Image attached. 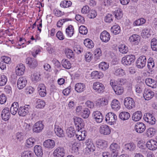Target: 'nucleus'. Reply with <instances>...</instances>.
I'll list each match as a JSON object with an SVG mask.
<instances>
[{"label": "nucleus", "mask_w": 157, "mask_h": 157, "mask_svg": "<svg viewBox=\"0 0 157 157\" xmlns=\"http://www.w3.org/2000/svg\"><path fill=\"white\" fill-rule=\"evenodd\" d=\"M136 59L133 55H129L124 57L122 59V63L124 65H130L133 63Z\"/></svg>", "instance_id": "nucleus-1"}, {"label": "nucleus", "mask_w": 157, "mask_h": 157, "mask_svg": "<svg viewBox=\"0 0 157 157\" xmlns=\"http://www.w3.org/2000/svg\"><path fill=\"white\" fill-rule=\"evenodd\" d=\"M117 119V115L112 112L108 113L105 116V121L109 124H114L116 122Z\"/></svg>", "instance_id": "nucleus-2"}, {"label": "nucleus", "mask_w": 157, "mask_h": 157, "mask_svg": "<svg viewBox=\"0 0 157 157\" xmlns=\"http://www.w3.org/2000/svg\"><path fill=\"white\" fill-rule=\"evenodd\" d=\"M124 105L126 108L131 109L135 107V103L133 99L131 97H126L124 100Z\"/></svg>", "instance_id": "nucleus-3"}, {"label": "nucleus", "mask_w": 157, "mask_h": 157, "mask_svg": "<svg viewBox=\"0 0 157 157\" xmlns=\"http://www.w3.org/2000/svg\"><path fill=\"white\" fill-rule=\"evenodd\" d=\"M146 61V58L145 56H140L136 61V65L137 67L139 68H142L145 66Z\"/></svg>", "instance_id": "nucleus-4"}, {"label": "nucleus", "mask_w": 157, "mask_h": 157, "mask_svg": "<svg viewBox=\"0 0 157 157\" xmlns=\"http://www.w3.org/2000/svg\"><path fill=\"white\" fill-rule=\"evenodd\" d=\"M93 88L96 92L100 93L104 92L105 87L104 85L102 83L97 82L94 83Z\"/></svg>", "instance_id": "nucleus-5"}, {"label": "nucleus", "mask_w": 157, "mask_h": 157, "mask_svg": "<svg viewBox=\"0 0 157 157\" xmlns=\"http://www.w3.org/2000/svg\"><path fill=\"white\" fill-rule=\"evenodd\" d=\"M31 108L29 105H25L24 106L20 107L18 111V113L19 116H25L29 113Z\"/></svg>", "instance_id": "nucleus-6"}, {"label": "nucleus", "mask_w": 157, "mask_h": 157, "mask_svg": "<svg viewBox=\"0 0 157 157\" xmlns=\"http://www.w3.org/2000/svg\"><path fill=\"white\" fill-rule=\"evenodd\" d=\"M54 132L57 136L59 137H63L64 136V133L61 127L58 123L56 122L55 124Z\"/></svg>", "instance_id": "nucleus-7"}, {"label": "nucleus", "mask_w": 157, "mask_h": 157, "mask_svg": "<svg viewBox=\"0 0 157 157\" xmlns=\"http://www.w3.org/2000/svg\"><path fill=\"white\" fill-rule=\"evenodd\" d=\"M144 121L150 124L153 125L155 124V119L152 114L147 113L144 116Z\"/></svg>", "instance_id": "nucleus-8"}, {"label": "nucleus", "mask_w": 157, "mask_h": 157, "mask_svg": "<svg viewBox=\"0 0 157 157\" xmlns=\"http://www.w3.org/2000/svg\"><path fill=\"white\" fill-rule=\"evenodd\" d=\"M25 63L31 68H34L38 65L36 60L31 57H29L26 59Z\"/></svg>", "instance_id": "nucleus-9"}, {"label": "nucleus", "mask_w": 157, "mask_h": 157, "mask_svg": "<svg viewBox=\"0 0 157 157\" xmlns=\"http://www.w3.org/2000/svg\"><path fill=\"white\" fill-rule=\"evenodd\" d=\"M65 150L63 147L57 148L53 152V155L56 157H63L65 154Z\"/></svg>", "instance_id": "nucleus-10"}, {"label": "nucleus", "mask_w": 157, "mask_h": 157, "mask_svg": "<svg viewBox=\"0 0 157 157\" xmlns=\"http://www.w3.org/2000/svg\"><path fill=\"white\" fill-rule=\"evenodd\" d=\"M44 125L42 121H40L36 122L34 125L33 130V132L39 133L41 132L44 128Z\"/></svg>", "instance_id": "nucleus-11"}, {"label": "nucleus", "mask_w": 157, "mask_h": 157, "mask_svg": "<svg viewBox=\"0 0 157 157\" xmlns=\"http://www.w3.org/2000/svg\"><path fill=\"white\" fill-rule=\"evenodd\" d=\"M76 127V129H82L84 126V123L83 120L81 118L76 117L73 118Z\"/></svg>", "instance_id": "nucleus-12"}, {"label": "nucleus", "mask_w": 157, "mask_h": 157, "mask_svg": "<svg viewBox=\"0 0 157 157\" xmlns=\"http://www.w3.org/2000/svg\"><path fill=\"white\" fill-rule=\"evenodd\" d=\"M27 83V80L25 77H21L17 80V86L19 89H22L25 87Z\"/></svg>", "instance_id": "nucleus-13"}, {"label": "nucleus", "mask_w": 157, "mask_h": 157, "mask_svg": "<svg viewBox=\"0 0 157 157\" xmlns=\"http://www.w3.org/2000/svg\"><path fill=\"white\" fill-rule=\"evenodd\" d=\"M146 128V127L145 124L142 122H137L135 126V129L136 131L139 133H143Z\"/></svg>", "instance_id": "nucleus-14"}, {"label": "nucleus", "mask_w": 157, "mask_h": 157, "mask_svg": "<svg viewBox=\"0 0 157 157\" xmlns=\"http://www.w3.org/2000/svg\"><path fill=\"white\" fill-rule=\"evenodd\" d=\"M146 146L149 150L154 151L157 148V142L151 139L147 141Z\"/></svg>", "instance_id": "nucleus-15"}, {"label": "nucleus", "mask_w": 157, "mask_h": 157, "mask_svg": "<svg viewBox=\"0 0 157 157\" xmlns=\"http://www.w3.org/2000/svg\"><path fill=\"white\" fill-rule=\"evenodd\" d=\"M92 116L94 119L97 123H100L102 121L103 117L100 111H96L93 112Z\"/></svg>", "instance_id": "nucleus-16"}, {"label": "nucleus", "mask_w": 157, "mask_h": 157, "mask_svg": "<svg viewBox=\"0 0 157 157\" xmlns=\"http://www.w3.org/2000/svg\"><path fill=\"white\" fill-rule=\"evenodd\" d=\"M100 132L104 135H109L111 132V130L109 126L106 125H101L99 128Z\"/></svg>", "instance_id": "nucleus-17"}, {"label": "nucleus", "mask_w": 157, "mask_h": 157, "mask_svg": "<svg viewBox=\"0 0 157 157\" xmlns=\"http://www.w3.org/2000/svg\"><path fill=\"white\" fill-rule=\"evenodd\" d=\"M110 38V36L109 33L106 31L104 30L101 33L100 38L101 41L103 42H108Z\"/></svg>", "instance_id": "nucleus-18"}, {"label": "nucleus", "mask_w": 157, "mask_h": 157, "mask_svg": "<svg viewBox=\"0 0 157 157\" xmlns=\"http://www.w3.org/2000/svg\"><path fill=\"white\" fill-rule=\"evenodd\" d=\"M111 106L113 110L117 111L120 109L121 104L118 100L114 99L111 102Z\"/></svg>", "instance_id": "nucleus-19"}, {"label": "nucleus", "mask_w": 157, "mask_h": 157, "mask_svg": "<svg viewBox=\"0 0 157 157\" xmlns=\"http://www.w3.org/2000/svg\"><path fill=\"white\" fill-rule=\"evenodd\" d=\"M37 90L40 95L41 97H45L46 95L47 91L45 86L44 84H39L37 88Z\"/></svg>", "instance_id": "nucleus-20"}, {"label": "nucleus", "mask_w": 157, "mask_h": 157, "mask_svg": "<svg viewBox=\"0 0 157 157\" xmlns=\"http://www.w3.org/2000/svg\"><path fill=\"white\" fill-rule=\"evenodd\" d=\"M145 83L147 85L155 89V90H154L157 91V83L153 79L150 78H147L146 79Z\"/></svg>", "instance_id": "nucleus-21"}, {"label": "nucleus", "mask_w": 157, "mask_h": 157, "mask_svg": "<svg viewBox=\"0 0 157 157\" xmlns=\"http://www.w3.org/2000/svg\"><path fill=\"white\" fill-rule=\"evenodd\" d=\"M113 73L114 75L119 77H123L126 75V73L123 69L117 67L114 68Z\"/></svg>", "instance_id": "nucleus-22"}, {"label": "nucleus", "mask_w": 157, "mask_h": 157, "mask_svg": "<svg viewBox=\"0 0 157 157\" xmlns=\"http://www.w3.org/2000/svg\"><path fill=\"white\" fill-rule=\"evenodd\" d=\"M10 112L9 109L8 108H5L3 109L2 112L1 116L2 118L5 121L9 120L10 117Z\"/></svg>", "instance_id": "nucleus-23"}, {"label": "nucleus", "mask_w": 157, "mask_h": 157, "mask_svg": "<svg viewBox=\"0 0 157 157\" xmlns=\"http://www.w3.org/2000/svg\"><path fill=\"white\" fill-rule=\"evenodd\" d=\"M130 42L132 44L137 45L140 40V36L137 34H133L129 39Z\"/></svg>", "instance_id": "nucleus-24"}, {"label": "nucleus", "mask_w": 157, "mask_h": 157, "mask_svg": "<svg viewBox=\"0 0 157 157\" xmlns=\"http://www.w3.org/2000/svg\"><path fill=\"white\" fill-rule=\"evenodd\" d=\"M110 151L113 153L118 152L120 148V146L118 143L113 142L110 145L109 147Z\"/></svg>", "instance_id": "nucleus-25"}, {"label": "nucleus", "mask_w": 157, "mask_h": 157, "mask_svg": "<svg viewBox=\"0 0 157 157\" xmlns=\"http://www.w3.org/2000/svg\"><path fill=\"white\" fill-rule=\"evenodd\" d=\"M154 95V93L151 90H145L143 94V96L146 100H149L151 99Z\"/></svg>", "instance_id": "nucleus-26"}, {"label": "nucleus", "mask_w": 157, "mask_h": 157, "mask_svg": "<svg viewBox=\"0 0 157 157\" xmlns=\"http://www.w3.org/2000/svg\"><path fill=\"white\" fill-rule=\"evenodd\" d=\"M97 146L101 149H105L108 146L107 142L102 139H98L96 141Z\"/></svg>", "instance_id": "nucleus-27"}, {"label": "nucleus", "mask_w": 157, "mask_h": 157, "mask_svg": "<svg viewBox=\"0 0 157 157\" xmlns=\"http://www.w3.org/2000/svg\"><path fill=\"white\" fill-rule=\"evenodd\" d=\"M136 147V145L133 143L130 142L125 144L123 149L127 151H132L135 149Z\"/></svg>", "instance_id": "nucleus-28"}, {"label": "nucleus", "mask_w": 157, "mask_h": 157, "mask_svg": "<svg viewBox=\"0 0 157 157\" xmlns=\"http://www.w3.org/2000/svg\"><path fill=\"white\" fill-rule=\"evenodd\" d=\"M44 147L48 148H52L55 145L54 141L51 139H48L45 140L43 143Z\"/></svg>", "instance_id": "nucleus-29"}, {"label": "nucleus", "mask_w": 157, "mask_h": 157, "mask_svg": "<svg viewBox=\"0 0 157 157\" xmlns=\"http://www.w3.org/2000/svg\"><path fill=\"white\" fill-rule=\"evenodd\" d=\"M86 144L87 148L90 151H94L95 149V147L91 139H89L86 140Z\"/></svg>", "instance_id": "nucleus-30"}, {"label": "nucleus", "mask_w": 157, "mask_h": 157, "mask_svg": "<svg viewBox=\"0 0 157 157\" xmlns=\"http://www.w3.org/2000/svg\"><path fill=\"white\" fill-rule=\"evenodd\" d=\"M25 67L22 64H21L18 66H17L16 68V72L17 75H22L24 73Z\"/></svg>", "instance_id": "nucleus-31"}, {"label": "nucleus", "mask_w": 157, "mask_h": 157, "mask_svg": "<svg viewBox=\"0 0 157 157\" xmlns=\"http://www.w3.org/2000/svg\"><path fill=\"white\" fill-rule=\"evenodd\" d=\"M85 89V85L83 83H77L75 86V90L78 93L83 92Z\"/></svg>", "instance_id": "nucleus-32"}, {"label": "nucleus", "mask_w": 157, "mask_h": 157, "mask_svg": "<svg viewBox=\"0 0 157 157\" xmlns=\"http://www.w3.org/2000/svg\"><path fill=\"white\" fill-rule=\"evenodd\" d=\"M108 103V100L106 98H103L98 99L96 103V105L100 107L105 105Z\"/></svg>", "instance_id": "nucleus-33"}, {"label": "nucleus", "mask_w": 157, "mask_h": 157, "mask_svg": "<svg viewBox=\"0 0 157 157\" xmlns=\"http://www.w3.org/2000/svg\"><path fill=\"white\" fill-rule=\"evenodd\" d=\"M19 105L18 103L17 102H13L11 105L10 108V112L13 115H15L17 111H18Z\"/></svg>", "instance_id": "nucleus-34"}, {"label": "nucleus", "mask_w": 157, "mask_h": 157, "mask_svg": "<svg viewBox=\"0 0 157 157\" xmlns=\"http://www.w3.org/2000/svg\"><path fill=\"white\" fill-rule=\"evenodd\" d=\"M77 143L76 140H74L70 143V146L71 147V150L72 153L77 152L78 151V147L77 146Z\"/></svg>", "instance_id": "nucleus-35"}, {"label": "nucleus", "mask_w": 157, "mask_h": 157, "mask_svg": "<svg viewBox=\"0 0 157 157\" xmlns=\"http://www.w3.org/2000/svg\"><path fill=\"white\" fill-rule=\"evenodd\" d=\"M103 75L102 72L97 71H93L91 74V77L93 79H100L102 78Z\"/></svg>", "instance_id": "nucleus-36"}, {"label": "nucleus", "mask_w": 157, "mask_h": 157, "mask_svg": "<svg viewBox=\"0 0 157 157\" xmlns=\"http://www.w3.org/2000/svg\"><path fill=\"white\" fill-rule=\"evenodd\" d=\"M34 151L36 155L38 157H41L43 153L41 146L40 145L35 146L34 148Z\"/></svg>", "instance_id": "nucleus-37"}, {"label": "nucleus", "mask_w": 157, "mask_h": 157, "mask_svg": "<svg viewBox=\"0 0 157 157\" xmlns=\"http://www.w3.org/2000/svg\"><path fill=\"white\" fill-rule=\"evenodd\" d=\"M156 132L155 129L153 128H149L147 129L145 132V135L147 137H152Z\"/></svg>", "instance_id": "nucleus-38"}, {"label": "nucleus", "mask_w": 157, "mask_h": 157, "mask_svg": "<svg viewBox=\"0 0 157 157\" xmlns=\"http://www.w3.org/2000/svg\"><path fill=\"white\" fill-rule=\"evenodd\" d=\"M142 116L141 112L140 111H137L133 114L132 119L135 121H138L141 119Z\"/></svg>", "instance_id": "nucleus-39"}, {"label": "nucleus", "mask_w": 157, "mask_h": 157, "mask_svg": "<svg viewBox=\"0 0 157 157\" xmlns=\"http://www.w3.org/2000/svg\"><path fill=\"white\" fill-rule=\"evenodd\" d=\"M115 94L117 95H120L122 94L124 91L123 87L120 85L114 87L113 89Z\"/></svg>", "instance_id": "nucleus-40"}, {"label": "nucleus", "mask_w": 157, "mask_h": 157, "mask_svg": "<svg viewBox=\"0 0 157 157\" xmlns=\"http://www.w3.org/2000/svg\"><path fill=\"white\" fill-rule=\"evenodd\" d=\"M67 35L70 37H71L74 33V29L73 26L70 25L66 29Z\"/></svg>", "instance_id": "nucleus-41"}, {"label": "nucleus", "mask_w": 157, "mask_h": 157, "mask_svg": "<svg viewBox=\"0 0 157 157\" xmlns=\"http://www.w3.org/2000/svg\"><path fill=\"white\" fill-rule=\"evenodd\" d=\"M111 32L114 34H118L121 32L120 27L117 24L114 25L111 29Z\"/></svg>", "instance_id": "nucleus-42"}, {"label": "nucleus", "mask_w": 157, "mask_h": 157, "mask_svg": "<svg viewBox=\"0 0 157 157\" xmlns=\"http://www.w3.org/2000/svg\"><path fill=\"white\" fill-rule=\"evenodd\" d=\"M119 50L121 53L126 54L128 52V47L124 44H121L118 47Z\"/></svg>", "instance_id": "nucleus-43"}, {"label": "nucleus", "mask_w": 157, "mask_h": 157, "mask_svg": "<svg viewBox=\"0 0 157 157\" xmlns=\"http://www.w3.org/2000/svg\"><path fill=\"white\" fill-rule=\"evenodd\" d=\"M65 53L67 57L69 59L73 58L74 56V53L73 51L69 48H66L65 49Z\"/></svg>", "instance_id": "nucleus-44"}, {"label": "nucleus", "mask_w": 157, "mask_h": 157, "mask_svg": "<svg viewBox=\"0 0 157 157\" xmlns=\"http://www.w3.org/2000/svg\"><path fill=\"white\" fill-rule=\"evenodd\" d=\"M130 117V114L126 112H122L119 115V118L123 120H128Z\"/></svg>", "instance_id": "nucleus-45"}, {"label": "nucleus", "mask_w": 157, "mask_h": 157, "mask_svg": "<svg viewBox=\"0 0 157 157\" xmlns=\"http://www.w3.org/2000/svg\"><path fill=\"white\" fill-rule=\"evenodd\" d=\"M84 44L86 47L89 48H92L94 46L93 41L89 39H85L84 41Z\"/></svg>", "instance_id": "nucleus-46"}, {"label": "nucleus", "mask_w": 157, "mask_h": 157, "mask_svg": "<svg viewBox=\"0 0 157 157\" xmlns=\"http://www.w3.org/2000/svg\"><path fill=\"white\" fill-rule=\"evenodd\" d=\"M66 133L69 137L71 138L73 137L75 134L74 128L72 127H70L67 129Z\"/></svg>", "instance_id": "nucleus-47"}, {"label": "nucleus", "mask_w": 157, "mask_h": 157, "mask_svg": "<svg viewBox=\"0 0 157 157\" xmlns=\"http://www.w3.org/2000/svg\"><path fill=\"white\" fill-rule=\"evenodd\" d=\"M45 105V102L43 100L38 99L37 100L36 107L38 109L43 108Z\"/></svg>", "instance_id": "nucleus-48"}, {"label": "nucleus", "mask_w": 157, "mask_h": 157, "mask_svg": "<svg viewBox=\"0 0 157 157\" xmlns=\"http://www.w3.org/2000/svg\"><path fill=\"white\" fill-rule=\"evenodd\" d=\"M61 63L63 67L67 69H69L71 67V64L69 61L66 59L62 60Z\"/></svg>", "instance_id": "nucleus-49"}, {"label": "nucleus", "mask_w": 157, "mask_h": 157, "mask_svg": "<svg viewBox=\"0 0 157 157\" xmlns=\"http://www.w3.org/2000/svg\"><path fill=\"white\" fill-rule=\"evenodd\" d=\"M35 142V140L34 138H29L26 140V146L29 147H31L33 146Z\"/></svg>", "instance_id": "nucleus-50"}, {"label": "nucleus", "mask_w": 157, "mask_h": 157, "mask_svg": "<svg viewBox=\"0 0 157 157\" xmlns=\"http://www.w3.org/2000/svg\"><path fill=\"white\" fill-rule=\"evenodd\" d=\"M151 48L153 51H157V40L155 38H153L151 43Z\"/></svg>", "instance_id": "nucleus-51"}, {"label": "nucleus", "mask_w": 157, "mask_h": 157, "mask_svg": "<svg viewBox=\"0 0 157 157\" xmlns=\"http://www.w3.org/2000/svg\"><path fill=\"white\" fill-rule=\"evenodd\" d=\"M72 5V2L70 1H63L60 3V6L63 8H67L70 6Z\"/></svg>", "instance_id": "nucleus-52"}, {"label": "nucleus", "mask_w": 157, "mask_h": 157, "mask_svg": "<svg viewBox=\"0 0 157 157\" xmlns=\"http://www.w3.org/2000/svg\"><path fill=\"white\" fill-rule=\"evenodd\" d=\"M115 17L117 19H119L122 17L123 15L122 11L120 9H118L116 10L114 13Z\"/></svg>", "instance_id": "nucleus-53"}, {"label": "nucleus", "mask_w": 157, "mask_h": 157, "mask_svg": "<svg viewBox=\"0 0 157 157\" xmlns=\"http://www.w3.org/2000/svg\"><path fill=\"white\" fill-rule=\"evenodd\" d=\"M141 35L143 37H149L151 35L149 30L147 28L143 29L141 33Z\"/></svg>", "instance_id": "nucleus-54"}, {"label": "nucleus", "mask_w": 157, "mask_h": 157, "mask_svg": "<svg viewBox=\"0 0 157 157\" xmlns=\"http://www.w3.org/2000/svg\"><path fill=\"white\" fill-rule=\"evenodd\" d=\"M145 22V20L143 18H141L135 21L133 23L134 26H139L144 24Z\"/></svg>", "instance_id": "nucleus-55"}, {"label": "nucleus", "mask_w": 157, "mask_h": 157, "mask_svg": "<svg viewBox=\"0 0 157 157\" xmlns=\"http://www.w3.org/2000/svg\"><path fill=\"white\" fill-rule=\"evenodd\" d=\"M24 133L21 132H18L16 134V139L20 142H21L24 140Z\"/></svg>", "instance_id": "nucleus-56"}, {"label": "nucleus", "mask_w": 157, "mask_h": 157, "mask_svg": "<svg viewBox=\"0 0 157 157\" xmlns=\"http://www.w3.org/2000/svg\"><path fill=\"white\" fill-rule=\"evenodd\" d=\"M7 81V78L6 76L4 75H2L0 77V86L5 85Z\"/></svg>", "instance_id": "nucleus-57"}, {"label": "nucleus", "mask_w": 157, "mask_h": 157, "mask_svg": "<svg viewBox=\"0 0 157 157\" xmlns=\"http://www.w3.org/2000/svg\"><path fill=\"white\" fill-rule=\"evenodd\" d=\"M40 75L38 72H34L31 76L32 80L33 81H38L40 80Z\"/></svg>", "instance_id": "nucleus-58"}, {"label": "nucleus", "mask_w": 157, "mask_h": 157, "mask_svg": "<svg viewBox=\"0 0 157 157\" xmlns=\"http://www.w3.org/2000/svg\"><path fill=\"white\" fill-rule=\"evenodd\" d=\"M99 67L101 70L105 71L108 68L109 65L105 62H102L99 64Z\"/></svg>", "instance_id": "nucleus-59"}, {"label": "nucleus", "mask_w": 157, "mask_h": 157, "mask_svg": "<svg viewBox=\"0 0 157 157\" xmlns=\"http://www.w3.org/2000/svg\"><path fill=\"white\" fill-rule=\"evenodd\" d=\"M41 49L40 48H35L33 51L31 52L32 56L34 57H36V55L39 54L41 52Z\"/></svg>", "instance_id": "nucleus-60"}, {"label": "nucleus", "mask_w": 157, "mask_h": 157, "mask_svg": "<svg viewBox=\"0 0 157 157\" xmlns=\"http://www.w3.org/2000/svg\"><path fill=\"white\" fill-rule=\"evenodd\" d=\"M113 16L110 14H108L105 16L104 18L105 21L106 23H110L113 21Z\"/></svg>", "instance_id": "nucleus-61"}, {"label": "nucleus", "mask_w": 157, "mask_h": 157, "mask_svg": "<svg viewBox=\"0 0 157 157\" xmlns=\"http://www.w3.org/2000/svg\"><path fill=\"white\" fill-rule=\"evenodd\" d=\"M90 114V111L87 108H85L82 112V116L84 118H86L88 117Z\"/></svg>", "instance_id": "nucleus-62"}, {"label": "nucleus", "mask_w": 157, "mask_h": 157, "mask_svg": "<svg viewBox=\"0 0 157 157\" xmlns=\"http://www.w3.org/2000/svg\"><path fill=\"white\" fill-rule=\"evenodd\" d=\"M154 63L153 60L151 58H150L147 61V67L148 69H151L154 67Z\"/></svg>", "instance_id": "nucleus-63"}, {"label": "nucleus", "mask_w": 157, "mask_h": 157, "mask_svg": "<svg viewBox=\"0 0 157 157\" xmlns=\"http://www.w3.org/2000/svg\"><path fill=\"white\" fill-rule=\"evenodd\" d=\"M97 14L95 10H90L88 14V17L90 18H94L97 16Z\"/></svg>", "instance_id": "nucleus-64"}]
</instances>
